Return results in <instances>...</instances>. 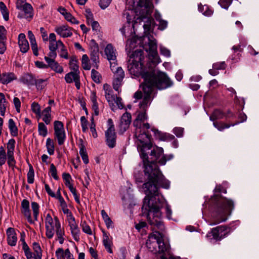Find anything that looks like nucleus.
<instances>
[{
  "label": "nucleus",
  "instance_id": "nucleus-1",
  "mask_svg": "<svg viewBox=\"0 0 259 259\" xmlns=\"http://www.w3.org/2000/svg\"><path fill=\"white\" fill-rule=\"evenodd\" d=\"M144 171L148 176V181L143 184L142 187L146 194L142 207V212L147 216L149 223L163 230L164 226L161 221L160 209L162 207L165 208L168 219L171 218L172 211L167 201L162 196L159 195L158 187L168 189L170 182L165 179L154 163L146 165Z\"/></svg>",
  "mask_w": 259,
  "mask_h": 259
},
{
  "label": "nucleus",
  "instance_id": "nucleus-15",
  "mask_svg": "<svg viewBox=\"0 0 259 259\" xmlns=\"http://www.w3.org/2000/svg\"><path fill=\"white\" fill-rule=\"evenodd\" d=\"M235 117V114L230 110H228L226 112H223L219 109L214 110L209 117L210 120L212 121H216V120L222 119L225 118L226 119L233 118Z\"/></svg>",
  "mask_w": 259,
  "mask_h": 259
},
{
  "label": "nucleus",
  "instance_id": "nucleus-58",
  "mask_svg": "<svg viewBox=\"0 0 259 259\" xmlns=\"http://www.w3.org/2000/svg\"><path fill=\"white\" fill-rule=\"evenodd\" d=\"M213 68L217 70L225 69L226 67V64L225 62H217L213 64Z\"/></svg>",
  "mask_w": 259,
  "mask_h": 259
},
{
  "label": "nucleus",
  "instance_id": "nucleus-28",
  "mask_svg": "<svg viewBox=\"0 0 259 259\" xmlns=\"http://www.w3.org/2000/svg\"><path fill=\"white\" fill-rule=\"evenodd\" d=\"M103 243L107 251L109 253H112V246L113 245L112 239L109 237V234L105 231H103Z\"/></svg>",
  "mask_w": 259,
  "mask_h": 259
},
{
  "label": "nucleus",
  "instance_id": "nucleus-36",
  "mask_svg": "<svg viewBox=\"0 0 259 259\" xmlns=\"http://www.w3.org/2000/svg\"><path fill=\"white\" fill-rule=\"evenodd\" d=\"M46 146L48 154L50 155H53L55 151V143L53 140L50 138H47Z\"/></svg>",
  "mask_w": 259,
  "mask_h": 259
},
{
  "label": "nucleus",
  "instance_id": "nucleus-5",
  "mask_svg": "<svg viewBox=\"0 0 259 259\" xmlns=\"http://www.w3.org/2000/svg\"><path fill=\"white\" fill-rule=\"evenodd\" d=\"M234 207V204L232 200L226 197L220 198L215 210L212 212L209 225L213 226L226 221Z\"/></svg>",
  "mask_w": 259,
  "mask_h": 259
},
{
  "label": "nucleus",
  "instance_id": "nucleus-33",
  "mask_svg": "<svg viewBox=\"0 0 259 259\" xmlns=\"http://www.w3.org/2000/svg\"><path fill=\"white\" fill-rule=\"evenodd\" d=\"M7 102L3 93H0V113L4 116L5 114Z\"/></svg>",
  "mask_w": 259,
  "mask_h": 259
},
{
  "label": "nucleus",
  "instance_id": "nucleus-18",
  "mask_svg": "<svg viewBox=\"0 0 259 259\" xmlns=\"http://www.w3.org/2000/svg\"><path fill=\"white\" fill-rule=\"evenodd\" d=\"M55 31L57 34L64 38L70 37L72 35L71 28L66 25L56 27Z\"/></svg>",
  "mask_w": 259,
  "mask_h": 259
},
{
  "label": "nucleus",
  "instance_id": "nucleus-40",
  "mask_svg": "<svg viewBox=\"0 0 259 259\" xmlns=\"http://www.w3.org/2000/svg\"><path fill=\"white\" fill-rule=\"evenodd\" d=\"M31 110L38 118L41 117V108L39 104L35 102H33L31 105Z\"/></svg>",
  "mask_w": 259,
  "mask_h": 259
},
{
  "label": "nucleus",
  "instance_id": "nucleus-22",
  "mask_svg": "<svg viewBox=\"0 0 259 259\" xmlns=\"http://www.w3.org/2000/svg\"><path fill=\"white\" fill-rule=\"evenodd\" d=\"M151 130L153 132L154 136L156 137V138H157V139L161 141H169L173 140L175 139V136L166 133H162L161 132L155 128H152Z\"/></svg>",
  "mask_w": 259,
  "mask_h": 259
},
{
  "label": "nucleus",
  "instance_id": "nucleus-53",
  "mask_svg": "<svg viewBox=\"0 0 259 259\" xmlns=\"http://www.w3.org/2000/svg\"><path fill=\"white\" fill-rule=\"evenodd\" d=\"M63 180L65 181V185L68 187L72 184L71 183V177L69 174L64 173L62 175Z\"/></svg>",
  "mask_w": 259,
  "mask_h": 259
},
{
  "label": "nucleus",
  "instance_id": "nucleus-61",
  "mask_svg": "<svg viewBox=\"0 0 259 259\" xmlns=\"http://www.w3.org/2000/svg\"><path fill=\"white\" fill-rule=\"evenodd\" d=\"M60 56L62 58H64L66 59L68 58V54L65 48L64 45L63 44V47H60Z\"/></svg>",
  "mask_w": 259,
  "mask_h": 259
},
{
  "label": "nucleus",
  "instance_id": "nucleus-6",
  "mask_svg": "<svg viewBox=\"0 0 259 259\" xmlns=\"http://www.w3.org/2000/svg\"><path fill=\"white\" fill-rule=\"evenodd\" d=\"M146 246L150 251L154 253L167 252L169 249V245L164 242L162 234L157 231L149 234L146 242Z\"/></svg>",
  "mask_w": 259,
  "mask_h": 259
},
{
  "label": "nucleus",
  "instance_id": "nucleus-54",
  "mask_svg": "<svg viewBox=\"0 0 259 259\" xmlns=\"http://www.w3.org/2000/svg\"><path fill=\"white\" fill-rule=\"evenodd\" d=\"M50 172L52 177L56 180H58L59 178L57 176V169L54 164H51L50 165Z\"/></svg>",
  "mask_w": 259,
  "mask_h": 259
},
{
  "label": "nucleus",
  "instance_id": "nucleus-25",
  "mask_svg": "<svg viewBox=\"0 0 259 259\" xmlns=\"http://www.w3.org/2000/svg\"><path fill=\"white\" fill-rule=\"evenodd\" d=\"M103 89L105 92V96L109 104H113L115 97L113 94V91L110 86L108 84L103 85Z\"/></svg>",
  "mask_w": 259,
  "mask_h": 259
},
{
  "label": "nucleus",
  "instance_id": "nucleus-55",
  "mask_svg": "<svg viewBox=\"0 0 259 259\" xmlns=\"http://www.w3.org/2000/svg\"><path fill=\"white\" fill-rule=\"evenodd\" d=\"M7 38L0 39V54H3L7 49Z\"/></svg>",
  "mask_w": 259,
  "mask_h": 259
},
{
  "label": "nucleus",
  "instance_id": "nucleus-14",
  "mask_svg": "<svg viewBox=\"0 0 259 259\" xmlns=\"http://www.w3.org/2000/svg\"><path fill=\"white\" fill-rule=\"evenodd\" d=\"M134 3H137V6L141 8L142 12L141 16L143 18L148 16L153 8L151 0H135Z\"/></svg>",
  "mask_w": 259,
  "mask_h": 259
},
{
  "label": "nucleus",
  "instance_id": "nucleus-37",
  "mask_svg": "<svg viewBox=\"0 0 259 259\" xmlns=\"http://www.w3.org/2000/svg\"><path fill=\"white\" fill-rule=\"evenodd\" d=\"M198 10L206 16H210L213 13L212 10L207 5H199Z\"/></svg>",
  "mask_w": 259,
  "mask_h": 259
},
{
  "label": "nucleus",
  "instance_id": "nucleus-26",
  "mask_svg": "<svg viewBox=\"0 0 259 259\" xmlns=\"http://www.w3.org/2000/svg\"><path fill=\"white\" fill-rule=\"evenodd\" d=\"M16 79V75L12 72H5L0 74V82L3 84H8Z\"/></svg>",
  "mask_w": 259,
  "mask_h": 259
},
{
  "label": "nucleus",
  "instance_id": "nucleus-50",
  "mask_svg": "<svg viewBox=\"0 0 259 259\" xmlns=\"http://www.w3.org/2000/svg\"><path fill=\"white\" fill-rule=\"evenodd\" d=\"M31 208L33 211V214L35 220H37V217L39 213V206L38 204L35 202H31Z\"/></svg>",
  "mask_w": 259,
  "mask_h": 259
},
{
  "label": "nucleus",
  "instance_id": "nucleus-39",
  "mask_svg": "<svg viewBox=\"0 0 259 259\" xmlns=\"http://www.w3.org/2000/svg\"><path fill=\"white\" fill-rule=\"evenodd\" d=\"M81 65L82 68L87 70H89L91 69L92 63H90V60L89 57L87 55L84 54L82 56L81 59Z\"/></svg>",
  "mask_w": 259,
  "mask_h": 259
},
{
  "label": "nucleus",
  "instance_id": "nucleus-8",
  "mask_svg": "<svg viewBox=\"0 0 259 259\" xmlns=\"http://www.w3.org/2000/svg\"><path fill=\"white\" fill-rule=\"evenodd\" d=\"M107 124V129L105 133L106 144L110 148H113L116 145V135L112 119H108Z\"/></svg>",
  "mask_w": 259,
  "mask_h": 259
},
{
  "label": "nucleus",
  "instance_id": "nucleus-3",
  "mask_svg": "<svg viewBox=\"0 0 259 259\" xmlns=\"http://www.w3.org/2000/svg\"><path fill=\"white\" fill-rule=\"evenodd\" d=\"M144 59L143 52L141 50H136L131 55L129 60V64L128 65V70L130 73L135 76H138L141 75L144 79V82L142 85L143 90L144 91V87L147 85L146 80L144 77V75L146 74L148 76L151 83L154 82L155 78L160 73L164 74L166 77L167 75L163 72L160 71H153L151 72H143V64L142 60Z\"/></svg>",
  "mask_w": 259,
  "mask_h": 259
},
{
  "label": "nucleus",
  "instance_id": "nucleus-52",
  "mask_svg": "<svg viewBox=\"0 0 259 259\" xmlns=\"http://www.w3.org/2000/svg\"><path fill=\"white\" fill-rule=\"evenodd\" d=\"M65 19L72 24H78V21L69 12L65 14L64 16Z\"/></svg>",
  "mask_w": 259,
  "mask_h": 259
},
{
  "label": "nucleus",
  "instance_id": "nucleus-45",
  "mask_svg": "<svg viewBox=\"0 0 259 259\" xmlns=\"http://www.w3.org/2000/svg\"><path fill=\"white\" fill-rule=\"evenodd\" d=\"M90 54H99V46L94 39H92L90 42Z\"/></svg>",
  "mask_w": 259,
  "mask_h": 259
},
{
  "label": "nucleus",
  "instance_id": "nucleus-34",
  "mask_svg": "<svg viewBox=\"0 0 259 259\" xmlns=\"http://www.w3.org/2000/svg\"><path fill=\"white\" fill-rule=\"evenodd\" d=\"M8 126L12 136L16 137L18 135V130L13 119L11 118L8 121Z\"/></svg>",
  "mask_w": 259,
  "mask_h": 259
},
{
  "label": "nucleus",
  "instance_id": "nucleus-35",
  "mask_svg": "<svg viewBox=\"0 0 259 259\" xmlns=\"http://www.w3.org/2000/svg\"><path fill=\"white\" fill-rule=\"evenodd\" d=\"M79 72H70L66 74L65 76V80L68 83H70L74 81L79 77Z\"/></svg>",
  "mask_w": 259,
  "mask_h": 259
},
{
  "label": "nucleus",
  "instance_id": "nucleus-21",
  "mask_svg": "<svg viewBox=\"0 0 259 259\" xmlns=\"http://www.w3.org/2000/svg\"><path fill=\"white\" fill-rule=\"evenodd\" d=\"M7 235V241L9 245L12 246H15L17 241L16 233L14 228H9L6 232Z\"/></svg>",
  "mask_w": 259,
  "mask_h": 259
},
{
  "label": "nucleus",
  "instance_id": "nucleus-43",
  "mask_svg": "<svg viewBox=\"0 0 259 259\" xmlns=\"http://www.w3.org/2000/svg\"><path fill=\"white\" fill-rule=\"evenodd\" d=\"M8 161L7 153H6L5 148L0 147V166L5 164L6 161Z\"/></svg>",
  "mask_w": 259,
  "mask_h": 259
},
{
  "label": "nucleus",
  "instance_id": "nucleus-7",
  "mask_svg": "<svg viewBox=\"0 0 259 259\" xmlns=\"http://www.w3.org/2000/svg\"><path fill=\"white\" fill-rule=\"evenodd\" d=\"M231 232V229L230 227L225 226H220L215 228H213L211 230L210 232H208L207 235V237H210L216 241H220L224 238L226 237Z\"/></svg>",
  "mask_w": 259,
  "mask_h": 259
},
{
  "label": "nucleus",
  "instance_id": "nucleus-62",
  "mask_svg": "<svg viewBox=\"0 0 259 259\" xmlns=\"http://www.w3.org/2000/svg\"><path fill=\"white\" fill-rule=\"evenodd\" d=\"M22 81L26 84L31 83L33 80L32 76L30 74H25L21 78Z\"/></svg>",
  "mask_w": 259,
  "mask_h": 259
},
{
  "label": "nucleus",
  "instance_id": "nucleus-4",
  "mask_svg": "<svg viewBox=\"0 0 259 259\" xmlns=\"http://www.w3.org/2000/svg\"><path fill=\"white\" fill-rule=\"evenodd\" d=\"M44 221L47 238L51 239L56 235L55 240H58L62 244L65 240V231L58 218L56 215L52 217L51 214L48 213L45 217Z\"/></svg>",
  "mask_w": 259,
  "mask_h": 259
},
{
  "label": "nucleus",
  "instance_id": "nucleus-30",
  "mask_svg": "<svg viewBox=\"0 0 259 259\" xmlns=\"http://www.w3.org/2000/svg\"><path fill=\"white\" fill-rule=\"evenodd\" d=\"M233 54L231 56V59L234 62H237L240 59L241 53L243 51V46L241 45L234 46L232 49Z\"/></svg>",
  "mask_w": 259,
  "mask_h": 259
},
{
  "label": "nucleus",
  "instance_id": "nucleus-31",
  "mask_svg": "<svg viewBox=\"0 0 259 259\" xmlns=\"http://www.w3.org/2000/svg\"><path fill=\"white\" fill-rule=\"evenodd\" d=\"M28 36L30 42L31 49L33 51V54L37 56L38 55V53L37 50V45L35 36L31 31H28Z\"/></svg>",
  "mask_w": 259,
  "mask_h": 259
},
{
  "label": "nucleus",
  "instance_id": "nucleus-9",
  "mask_svg": "<svg viewBox=\"0 0 259 259\" xmlns=\"http://www.w3.org/2000/svg\"><path fill=\"white\" fill-rule=\"evenodd\" d=\"M110 67L113 73V88L118 92L125 76L124 72L121 67L117 66V63L115 64L113 67H112V65H110Z\"/></svg>",
  "mask_w": 259,
  "mask_h": 259
},
{
  "label": "nucleus",
  "instance_id": "nucleus-10",
  "mask_svg": "<svg viewBox=\"0 0 259 259\" xmlns=\"http://www.w3.org/2000/svg\"><path fill=\"white\" fill-rule=\"evenodd\" d=\"M54 136L59 145H62L66 140V133L63 123L58 120L54 122Z\"/></svg>",
  "mask_w": 259,
  "mask_h": 259
},
{
  "label": "nucleus",
  "instance_id": "nucleus-56",
  "mask_svg": "<svg viewBox=\"0 0 259 259\" xmlns=\"http://www.w3.org/2000/svg\"><path fill=\"white\" fill-rule=\"evenodd\" d=\"M81 226H82V231L84 233H85L88 235H91L93 234V232L91 230V228L85 222H83Z\"/></svg>",
  "mask_w": 259,
  "mask_h": 259
},
{
  "label": "nucleus",
  "instance_id": "nucleus-57",
  "mask_svg": "<svg viewBox=\"0 0 259 259\" xmlns=\"http://www.w3.org/2000/svg\"><path fill=\"white\" fill-rule=\"evenodd\" d=\"M33 249L35 252L34 254H38V255L41 256V255H42L41 249L39 244L38 243H37V242L33 243Z\"/></svg>",
  "mask_w": 259,
  "mask_h": 259
},
{
  "label": "nucleus",
  "instance_id": "nucleus-12",
  "mask_svg": "<svg viewBox=\"0 0 259 259\" xmlns=\"http://www.w3.org/2000/svg\"><path fill=\"white\" fill-rule=\"evenodd\" d=\"M148 39V46L150 56L153 58V62L158 64L161 62V59L157 52V42L151 35L147 36Z\"/></svg>",
  "mask_w": 259,
  "mask_h": 259
},
{
  "label": "nucleus",
  "instance_id": "nucleus-59",
  "mask_svg": "<svg viewBox=\"0 0 259 259\" xmlns=\"http://www.w3.org/2000/svg\"><path fill=\"white\" fill-rule=\"evenodd\" d=\"M218 3L222 8L227 9L231 3V0H220Z\"/></svg>",
  "mask_w": 259,
  "mask_h": 259
},
{
  "label": "nucleus",
  "instance_id": "nucleus-60",
  "mask_svg": "<svg viewBox=\"0 0 259 259\" xmlns=\"http://www.w3.org/2000/svg\"><path fill=\"white\" fill-rule=\"evenodd\" d=\"M160 52L161 55L165 57H169L170 56V51L163 46H160Z\"/></svg>",
  "mask_w": 259,
  "mask_h": 259
},
{
  "label": "nucleus",
  "instance_id": "nucleus-41",
  "mask_svg": "<svg viewBox=\"0 0 259 259\" xmlns=\"http://www.w3.org/2000/svg\"><path fill=\"white\" fill-rule=\"evenodd\" d=\"M70 229L74 239L76 241H79L80 230L77 224L71 227Z\"/></svg>",
  "mask_w": 259,
  "mask_h": 259
},
{
  "label": "nucleus",
  "instance_id": "nucleus-11",
  "mask_svg": "<svg viewBox=\"0 0 259 259\" xmlns=\"http://www.w3.org/2000/svg\"><path fill=\"white\" fill-rule=\"evenodd\" d=\"M15 143V140L14 139H11L7 144V153L8 157L7 164L13 170H14L16 167V163L14 156Z\"/></svg>",
  "mask_w": 259,
  "mask_h": 259
},
{
  "label": "nucleus",
  "instance_id": "nucleus-16",
  "mask_svg": "<svg viewBox=\"0 0 259 259\" xmlns=\"http://www.w3.org/2000/svg\"><path fill=\"white\" fill-rule=\"evenodd\" d=\"M131 122V115L128 113H124L120 120V124L119 125V133L122 134L129 127Z\"/></svg>",
  "mask_w": 259,
  "mask_h": 259
},
{
  "label": "nucleus",
  "instance_id": "nucleus-29",
  "mask_svg": "<svg viewBox=\"0 0 259 259\" xmlns=\"http://www.w3.org/2000/svg\"><path fill=\"white\" fill-rule=\"evenodd\" d=\"M41 117L43 121L46 124H49L52 120L51 107L50 106L45 108L41 112Z\"/></svg>",
  "mask_w": 259,
  "mask_h": 259
},
{
  "label": "nucleus",
  "instance_id": "nucleus-27",
  "mask_svg": "<svg viewBox=\"0 0 259 259\" xmlns=\"http://www.w3.org/2000/svg\"><path fill=\"white\" fill-rule=\"evenodd\" d=\"M240 122L236 121L234 123L225 122L223 121H214L213 122V126L217 128L219 131H223L225 129L229 128L231 126H234L235 125H237Z\"/></svg>",
  "mask_w": 259,
  "mask_h": 259
},
{
  "label": "nucleus",
  "instance_id": "nucleus-63",
  "mask_svg": "<svg viewBox=\"0 0 259 259\" xmlns=\"http://www.w3.org/2000/svg\"><path fill=\"white\" fill-rule=\"evenodd\" d=\"M81 124L83 132H85L88 129V121L84 116L80 118Z\"/></svg>",
  "mask_w": 259,
  "mask_h": 259
},
{
  "label": "nucleus",
  "instance_id": "nucleus-20",
  "mask_svg": "<svg viewBox=\"0 0 259 259\" xmlns=\"http://www.w3.org/2000/svg\"><path fill=\"white\" fill-rule=\"evenodd\" d=\"M45 61L48 64V67L58 73H61L63 72V67L55 60L50 59L49 57H45Z\"/></svg>",
  "mask_w": 259,
  "mask_h": 259
},
{
  "label": "nucleus",
  "instance_id": "nucleus-23",
  "mask_svg": "<svg viewBox=\"0 0 259 259\" xmlns=\"http://www.w3.org/2000/svg\"><path fill=\"white\" fill-rule=\"evenodd\" d=\"M18 44L21 51L26 53L29 49V44L24 33H20L18 36Z\"/></svg>",
  "mask_w": 259,
  "mask_h": 259
},
{
  "label": "nucleus",
  "instance_id": "nucleus-51",
  "mask_svg": "<svg viewBox=\"0 0 259 259\" xmlns=\"http://www.w3.org/2000/svg\"><path fill=\"white\" fill-rule=\"evenodd\" d=\"M34 172L32 165H30L29 171L27 173V182L29 184L34 182Z\"/></svg>",
  "mask_w": 259,
  "mask_h": 259
},
{
  "label": "nucleus",
  "instance_id": "nucleus-44",
  "mask_svg": "<svg viewBox=\"0 0 259 259\" xmlns=\"http://www.w3.org/2000/svg\"><path fill=\"white\" fill-rule=\"evenodd\" d=\"M155 17L156 20L159 22L158 28L159 29L163 30L167 27V22L162 20L159 14H156Z\"/></svg>",
  "mask_w": 259,
  "mask_h": 259
},
{
  "label": "nucleus",
  "instance_id": "nucleus-24",
  "mask_svg": "<svg viewBox=\"0 0 259 259\" xmlns=\"http://www.w3.org/2000/svg\"><path fill=\"white\" fill-rule=\"evenodd\" d=\"M22 213L26 217L28 221L32 223L30 210L29 209V202L28 200L24 199L21 202Z\"/></svg>",
  "mask_w": 259,
  "mask_h": 259
},
{
  "label": "nucleus",
  "instance_id": "nucleus-2",
  "mask_svg": "<svg viewBox=\"0 0 259 259\" xmlns=\"http://www.w3.org/2000/svg\"><path fill=\"white\" fill-rule=\"evenodd\" d=\"M144 77L148 85L144 87V95L141 92H137L134 96L136 99H143L139 104L140 110L133 124L135 127L134 136L137 139L138 150L140 152L141 157L146 166V165L151 163H149L148 155L146 152V150H149L152 147L151 137L148 131L150 126L148 123L145 122L147 118L146 111L152 100L151 94L153 87L159 90H164L171 87L172 82L168 77L162 73L153 78L155 81L152 83L150 82L151 80H149L150 78L146 74L144 75Z\"/></svg>",
  "mask_w": 259,
  "mask_h": 259
},
{
  "label": "nucleus",
  "instance_id": "nucleus-64",
  "mask_svg": "<svg viewBox=\"0 0 259 259\" xmlns=\"http://www.w3.org/2000/svg\"><path fill=\"white\" fill-rule=\"evenodd\" d=\"M174 133L178 137H181L183 135L184 128L180 127H176L173 130Z\"/></svg>",
  "mask_w": 259,
  "mask_h": 259
},
{
  "label": "nucleus",
  "instance_id": "nucleus-38",
  "mask_svg": "<svg viewBox=\"0 0 259 259\" xmlns=\"http://www.w3.org/2000/svg\"><path fill=\"white\" fill-rule=\"evenodd\" d=\"M69 67L74 72H79L78 62L76 57H72L69 61Z\"/></svg>",
  "mask_w": 259,
  "mask_h": 259
},
{
  "label": "nucleus",
  "instance_id": "nucleus-46",
  "mask_svg": "<svg viewBox=\"0 0 259 259\" xmlns=\"http://www.w3.org/2000/svg\"><path fill=\"white\" fill-rule=\"evenodd\" d=\"M90 58L92 61V65L93 67L97 69L99 63V54H90Z\"/></svg>",
  "mask_w": 259,
  "mask_h": 259
},
{
  "label": "nucleus",
  "instance_id": "nucleus-13",
  "mask_svg": "<svg viewBox=\"0 0 259 259\" xmlns=\"http://www.w3.org/2000/svg\"><path fill=\"white\" fill-rule=\"evenodd\" d=\"M104 54L106 58L110 63V66L114 67L115 64L117 63V52L114 47L111 44H108L104 49Z\"/></svg>",
  "mask_w": 259,
  "mask_h": 259
},
{
  "label": "nucleus",
  "instance_id": "nucleus-32",
  "mask_svg": "<svg viewBox=\"0 0 259 259\" xmlns=\"http://www.w3.org/2000/svg\"><path fill=\"white\" fill-rule=\"evenodd\" d=\"M90 98L92 103V108L94 111V114L96 115H98L99 110L98 108V104L97 101V97L96 92L94 91L91 92Z\"/></svg>",
  "mask_w": 259,
  "mask_h": 259
},
{
  "label": "nucleus",
  "instance_id": "nucleus-48",
  "mask_svg": "<svg viewBox=\"0 0 259 259\" xmlns=\"http://www.w3.org/2000/svg\"><path fill=\"white\" fill-rule=\"evenodd\" d=\"M60 47H63V42L61 40L56 41H49V50H57Z\"/></svg>",
  "mask_w": 259,
  "mask_h": 259
},
{
  "label": "nucleus",
  "instance_id": "nucleus-47",
  "mask_svg": "<svg viewBox=\"0 0 259 259\" xmlns=\"http://www.w3.org/2000/svg\"><path fill=\"white\" fill-rule=\"evenodd\" d=\"M48 79H37L35 81V84L38 90L43 89L46 86Z\"/></svg>",
  "mask_w": 259,
  "mask_h": 259
},
{
  "label": "nucleus",
  "instance_id": "nucleus-49",
  "mask_svg": "<svg viewBox=\"0 0 259 259\" xmlns=\"http://www.w3.org/2000/svg\"><path fill=\"white\" fill-rule=\"evenodd\" d=\"M91 77L96 83H100L101 82V76L100 74L94 69L92 70Z\"/></svg>",
  "mask_w": 259,
  "mask_h": 259
},
{
  "label": "nucleus",
  "instance_id": "nucleus-19",
  "mask_svg": "<svg viewBox=\"0 0 259 259\" xmlns=\"http://www.w3.org/2000/svg\"><path fill=\"white\" fill-rule=\"evenodd\" d=\"M151 155L154 157L153 161L158 160V159L161 158L162 159H160L158 162L161 164H165L166 160L163 156V149L162 148L156 147L151 151Z\"/></svg>",
  "mask_w": 259,
  "mask_h": 259
},
{
  "label": "nucleus",
  "instance_id": "nucleus-42",
  "mask_svg": "<svg viewBox=\"0 0 259 259\" xmlns=\"http://www.w3.org/2000/svg\"><path fill=\"white\" fill-rule=\"evenodd\" d=\"M38 132L40 136L45 137L48 135V129L46 125L43 122L38 124Z\"/></svg>",
  "mask_w": 259,
  "mask_h": 259
},
{
  "label": "nucleus",
  "instance_id": "nucleus-17",
  "mask_svg": "<svg viewBox=\"0 0 259 259\" xmlns=\"http://www.w3.org/2000/svg\"><path fill=\"white\" fill-rule=\"evenodd\" d=\"M19 10L21 11L18 15V17L24 18L28 21H30L33 17V8L31 5H25L24 7Z\"/></svg>",
  "mask_w": 259,
  "mask_h": 259
}]
</instances>
